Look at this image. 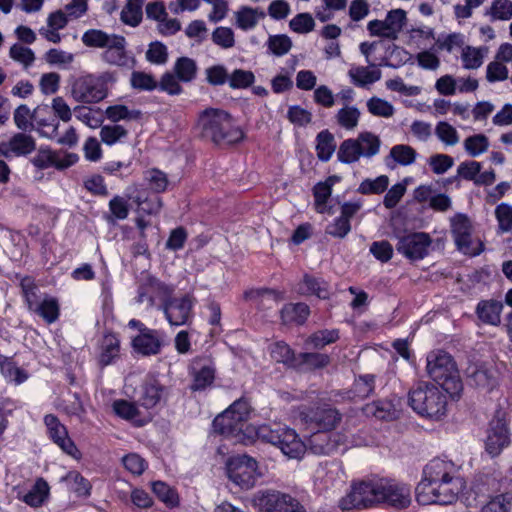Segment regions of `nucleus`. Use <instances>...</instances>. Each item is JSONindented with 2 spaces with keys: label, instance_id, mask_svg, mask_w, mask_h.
Masks as SVG:
<instances>
[{
  "label": "nucleus",
  "instance_id": "obj_1",
  "mask_svg": "<svg viewBox=\"0 0 512 512\" xmlns=\"http://www.w3.org/2000/svg\"><path fill=\"white\" fill-rule=\"evenodd\" d=\"M411 500L409 485L394 479L379 478L353 483L350 491L339 500V507L346 511L386 504L396 509H405Z\"/></svg>",
  "mask_w": 512,
  "mask_h": 512
},
{
  "label": "nucleus",
  "instance_id": "obj_2",
  "mask_svg": "<svg viewBox=\"0 0 512 512\" xmlns=\"http://www.w3.org/2000/svg\"><path fill=\"white\" fill-rule=\"evenodd\" d=\"M202 136L215 144H234L241 141L244 133L234 124L229 113L224 110L209 108L199 117Z\"/></svg>",
  "mask_w": 512,
  "mask_h": 512
},
{
  "label": "nucleus",
  "instance_id": "obj_3",
  "mask_svg": "<svg viewBox=\"0 0 512 512\" xmlns=\"http://www.w3.org/2000/svg\"><path fill=\"white\" fill-rule=\"evenodd\" d=\"M426 370L429 377L450 395L462 389L459 372L452 356L443 351H431L427 355Z\"/></svg>",
  "mask_w": 512,
  "mask_h": 512
},
{
  "label": "nucleus",
  "instance_id": "obj_4",
  "mask_svg": "<svg viewBox=\"0 0 512 512\" xmlns=\"http://www.w3.org/2000/svg\"><path fill=\"white\" fill-rule=\"evenodd\" d=\"M409 404L422 417L440 419L446 413L447 398L435 385L419 383L409 393Z\"/></svg>",
  "mask_w": 512,
  "mask_h": 512
},
{
  "label": "nucleus",
  "instance_id": "obj_5",
  "mask_svg": "<svg viewBox=\"0 0 512 512\" xmlns=\"http://www.w3.org/2000/svg\"><path fill=\"white\" fill-rule=\"evenodd\" d=\"M116 73L106 71L100 75L87 74L76 78L71 84V96L77 102L94 104L107 97V84L116 82Z\"/></svg>",
  "mask_w": 512,
  "mask_h": 512
},
{
  "label": "nucleus",
  "instance_id": "obj_6",
  "mask_svg": "<svg viewBox=\"0 0 512 512\" xmlns=\"http://www.w3.org/2000/svg\"><path fill=\"white\" fill-rule=\"evenodd\" d=\"M462 488L461 479L454 477L430 484L420 482L416 487V500L422 505H448L456 501Z\"/></svg>",
  "mask_w": 512,
  "mask_h": 512
},
{
  "label": "nucleus",
  "instance_id": "obj_7",
  "mask_svg": "<svg viewBox=\"0 0 512 512\" xmlns=\"http://www.w3.org/2000/svg\"><path fill=\"white\" fill-rule=\"evenodd\" d=\"M259 436L277 446L281 452L290 459H300L307 451V445L296 431L287 426L270 428L263 426L259 429Z\"/></svg>",
  "mask_w": 512,
  "mask_h": 512
},
{
  "label": "nucleus",
  "instance_id": "obj_8",
  "mask_svg": "<svg viewBox=\"0 0 512 512\" xmlns=\"http://www.w3.org/2000/svg\"><path fill=\"white\" fill-rule=\"evenodd\" d=\"M257 461L247 455L232 457L227 462L228 478L242 489H251L255 486L259 474Z\"/></svg>",
  "mask_w": 512,
  "mask_h": 512
},
{
  "label": "nucleus",
  "instance_id": "obj_9",
  "mask_svg": "<svg viewBox=\"0 0 512 512\" xmlns=\"http://www.w3.org/2000/svg\"><path fill=\"white\" fill-rule=\"evenodd\" d=\"M299 420L301 424L317 431H331L340 423L341 414L330 406H321L316 408L303 407L299 411Z\"/></svg>",
  "mask_w": 512,
  "mask_h": 512
},
{
  "label": "nucleus",
  "instance_id": "obj_10",
  "mask_svg": "<svg viewBox=\"0 0 512 512\" xmlns=\"http://www.w3.org/2000/svg\"><path fill=\"white\" fill-rule=\"evenodd\" d=\"M473 226L464 214H457L451 219V233L456 247L466 255L477 256L483 251V244L472 239Z\"/></svg>",
  "mask_w": 512,
  "mask_h": 512
},
{
  "label": "nucleus",
  "instance_id": "obj_11",
  "mask_svg": "<svg viewBox=\"0 0 512 512\" xmlns=\"http://www.w3.org/2000/svg\"><path fill=\"white\" fill-rule=\"evenodd\" d=\"M297 502L289 494L276 490L258 491L250 499L251 505L260 512H292Z\"/></svg>",
  "mask_w": 512,
  "mask_h": 512
},
{
  "label": "nucleus",
  "instance_id": "obj_12",
  "mask_svg": "<svg viewBox=\"0 0 512 512\" xmlns=\"http://www.w3.org/2000/svg\"><path fill=\"white\" fill-rule=\"evenodd\" d=\"M510 443L505 413L497 412L490 421L485 440V450L491 457L498 456Z\"/></svg>",
  "mask_w": 512,
  "mask_h": 512
},
{
  "label": "nucleus",
  "instance_id": "obj_13",
  "mask_svg": "<svg viewBox=\"0 0 512 512\" xmlns=\"http://www.w3.org/2000/svg\"><path fill=\"white\" fill-rule=\"evenodd\" d=\"M174 287L167 285L156 278L148 277L144 280L139 288L136 301L140 304H145L146 308H152L158 299L161 302V307L173 294Z\"/></svg>",
  "mask_w": 512,
  "mask_h": 512
},
{
  "label": "nucleus",
  "instance_id": "obj_14",
  "mask_svg": "<svg viewBox=\"0 0 512 512\" xmlns=\"http://www.w3.org/2000/svg\"><path fill=\"white\" fill-rule=\"evenodd\" d=\"M432 239L424 232L410 233L399 238L396 249L406 258L416 261L428 255Z\"/></svg>",
  "mask_w": 512,
  "mask_h": 512
},
{
  "label": "nucleus",
  "instance_id": "obj_15",
  "mask_svg": "<svg viewBox=\"0 0 512 512\" xmlns=\"http://www.w3.org/2000/svg\"><path fill=\"white\" fill-rule=\"evenodd\" d=\"M346 441V436L342 433L317 431L309 437L306 445L307 450L314 455L328 456L345 445Z\"/></svg>",
  "mask_w": 512,
  "mask_h": 512
},
{
  "label": "nucleus",
  "instance_id": "obj_16",
  "mask_svg": "<svg viewBox=\"0 0 512 512\" xmlns=\"http://www.w3.org/2000/svg\"><path fill=\"white\" fill-rule=\"evenodd\" d=\"M215 372V365L210 359L203 357L193 359L189 369L192 378L190 389L202 391L211 386L215 380Z\"/></svg>",
  "mask_w": 512,
  "mask_h": 512
},
{
  "label": "nucleus",
  "instance_id": "obj_17",
  "mask_svg": "<svg viewBox=\"0 0 512 512\" xmlns=\"http://www.w3.org/2000/svg\"><path fill=\"white\" fill-rule=\"evenodd\" d=\"M44 423L47 427L51 440L57 444L63 452L72 456L73 458H78L80 455L79 450L68 436L66 427L59 421L57 416L54 414H47L44 417Z\"/></svg>",
  "mask_w": 512,
  "mask_h": 512
},
{
  "label": "nucleus",
  "instance_id": "obj_18",
  "mask_svg": "<svg viewBox=\"0 0 512 512\" xmlns=\"http://www.w3.org/2000/svg\"><path fill=\"white\" fill-rule=\"evenodd\" d=\"M193 307L192 298L185 295L181 298H172V296L164 302L161 307L164 311L166 319L171 325L181 326L187 323L191 316Z\"/></svg>",
  "mask_w": 512,
  "mask_h": 512
},
{
  "label": "nucleus",
  "instance_id": "obj_19",
  "mask_svg": "<svg viewBox=\"0 0 512 512\" xmlns=\"http://www.w3.org/2000/svg\"><path fill=\"white\" fill-rule=\"evenodd\" d=\"M24 132L16 133L8 141L0 142V156L11 158L32 153L36 149V141Z\"/></svg>",
  "mask_w": 512,
  "mask_h": 512
},
{
  "label": "nucleus",
  "instance_id": "obj_20",
  "mask_svg": "<svg viewBox=\"0 0 512 512\" xmlns=\"http://www.w3.org/2000/svg\"><path fill=\"white\" fill-rule=\"evenodd\" d=\"M126 39L123 36L116 35L107 45L101 58L109 65L130 68L134 65L135 59L126 51Z\"/></svg>",
  "mask_w": 512,
  "mask_h": 512
},
{
  "label": "nucleus",
  "instance_id": "obj_21",
  "mask_svg": "<svg viewBox=\"0 0 512 512\" xmlns=\"http://www.w3.org/2000/svg\"><path fill=\"white\" fill-rule=\"evenodd\" d=\"M126 195L129 200H132L140 212L148 215L157 214L160 212L162 202L157 194H148L144 190H138L136 186L128 187Z\"/></svg>",
  "mask_w": 512,
  "mask_h": 512
},
{
  "label": "nucleus",
  "instance_id": "obj_22",
  "mask_svg": "<svg viewBox=\"0 0 512 512\" xmlns=\"http://www.w3.org/2000/svg\"><path fill=\"white\" fill-rule=\"evenodd\" d=\"M167 394V388L157 379L150 377L141 386L139 402L145 408H153L165 399Z\"/></svg>",
  "mask_w": 512,
  "mask_h": 512
},
{
  "label": "nucleus",
  "instance_id": "obj_23",
  "mask_svg": "<svg viewBox=\"0 0 512 512\" xmlns=\"http://www.w3.org/2000/svg\"><path fill=\"white\" fill-rule=\"evenodd\" d=\"M161 345L160 334L154 329H143L142 334H138L132 339L133 349L144 356L158 354Z\"/></svg>",
  "mask_w": 512,
  "mask_h": 512
},
{
  "label": "nucleus",
  "instance_id": "obj_24",
  "mask_svg": "<svg viewBox=\"0 0 512 512\" xmlns=\"http://www.w3.org/2000/svg\"><path fill=\"white\" fill-rule=\"evenodd\" d=\"M212 428L219 435L234 438L242 432L243 423L233 416L231 411L226 409L213 420Z\"/></svg>",
  "mask_w": 512,
  "mask_h": 512
},
{
  "label": "nucleus",
  "instance_id": "obj_25",
  "mask_svg": "<svg viewBox=\"0 0 512 512\" xmlns=\"http://www.w3.org/2000/svg\"><path fill=\"white\" fill-rule=\"evenodd\" d=\"M454 465L451 462L436 458L431 460L424 468V478L421 482L437 483L454 478L452 475Z\"/></svg>",
  "mask_w": 512,
  "mask_h": 512
},
{
  "label": "nucleus",
  "instance_id": "obj_26",
  "mask_svg": "<svg viewBox=\"0 0 512 512\" xmlns=\"http://www.w3.org/2000/svg\"><path fill=\"white\" fill-rule=\"evenodd\" d=\"M503 307V303L498 300H481L476 306L475 313L482 323L499 326Z\"/></svg>",
  "mask_w": 512,
  "mask_h": 512
},
{
  "label": "nucleus",
  "instance_id": "obj_27",
  "mask_svg": "<svg viewBox=\"0 0 512 512\" xmlns=\"http://www.w3.org/2000/svg\"><path fill=\"white\" fill-rule=\"evenodd\" d=\"M120 355V341L115 334L109 333L104 335L100 344V353L98 356V364L101 367L114 363Z\"/></svg>",
  "mask_w": 512,
  "mask_h": 512
},
{
  "label": "nucleus",
  "instance_id": "obj_28",
  "mask_svg": "<svg viewBox=\"0 0 512 512\" xmlns=\"http://www.w3.org/2000/svg\"><path fill=\"white\" fill-rule=\"evenodd\" d=\"M265 17L266 13L262 9L248 6L241 7L235 13L236 25L244 31L255 28Z\"/></svg>",
  "mask_w": 512,
  "mask_h": 512
},
{
  "label": "nucleus",
  "instance_id": "obj_29",
  "mask_svg": "<svg viewBox=\"0 0 512 512\" xmlns=\"http://www.w3.org/2000/svg\"><path fill=\"white\" fill-rule=\"evenodd\" d=\"M467 377L471 385L492 390L496 386L494 372L483 366H470L467 369Z\"/></svg>",
  "mask_w": 512,
  "mask_h": 512
},
{
  "label": "nucleus",
  "instance_id": "obj_30",
  "mask_svg": "<svg viewBox=\"0 0 512 512\" xmlns=\"http://www.w3.org/2000/svg\"><path fill=\"white\" fill-rule=\"evenodd\" d=\"M352 83L359 87L373 84L381 79L382 73L379 69H370L365 66L352 67L348 71Z\"/></svg>",
  "mask_w": 512,
  "mask_h": 512
},
{
  "label": "nucleus",
  "instance_id": "obj_31",
  "mask_svg": "<svg viewBox=\"0 0 512 512\" xmlns=\"http://www.w3.org/2000/svg\"><path fill=\"white\" fill-rule=\"evenodd\" d=\"M44 319L48 324L54 323L59 317L58 301L48 295H45L31 310Z\"/></svg>",
  "mask_w": 512,
  "mask_h": 512
},
{
  "label": "nucleus",
  "instance_id": "obj_32",
  "mask_svg": "<svg viewBox=\"0 0 512 512\" xmlns=\"http://www.w3.org/2000/svg\"><path fill=\"white\" fill-rule=\"evenodd\" d=\"M310 314V309L305 303H289L281 310V319L284 324H303Z\"/></svg>",
  "mask_w": 512,
  "mask_h": 512
},
{
  "label": "nucleus",
  "instance_id": "obj_33",
  "mask_svg": "<svg viewBox=\"0 0 512 512\" xmlns=\"http://www.w3.org/2000/svg\"><path fill=\"white\" fill-rule=\"evenodd\" d=\"M114 413L122 419L132 421L136 426H143L144 420L138 418L139 410L135 403L124 399L115 400L112 405Z\"/></svg>",
  "mask_w": 512,
  "mask_h": 512
},
{
  "label": "nucleus",
  "instance_id": "obj_34",
  "mask_svg": "<svg viewBox=\"0 0 512 512\" xmlns=\"http://www.w3.org/2000/svg\"><path fill=\"white\" fill-rule=\"evenodd\" d=\"M49 486L47 482L39 478L33 487L21 498L23 502L31 507L41 506L48 497Z\"/></svg>",
  "mask_w": 512,
  "mask_h": 512
},
{
  "label": "nucleus",
  "instance_id": "obj_35",
  "mask_svg": "<svg viewBox=\"0 0 512 512\" xmlns=\"http://www.w3.org/2000/svg\"><path fill=\"white\" fill-rule=\"evenodd\" d=\"M384 21L387 26L386 30L389 32L388 39L396 40L406 24V12L402 9L391 10L387 13Z\"/></svg>",
  "mask_w": 512,
  "mask_h": 512
},
{
  "label": "nucleus",
  "instance_id": "obj_36",
  "mask_svg": "<svg viewBox=\"0 0 512 512\" xmlns=\"http://www.w3.org/2000/svg\"><path fill=\"white\" fill-rule=\"evenodd\" d=\"M299 292L306 295H316L320 299H327L329 296L328 284L308 275L304 276L299 286Z\"/></svg>",
  "mask_w": 512,
  "mask_h": 512
},
{
  "label": "nucleus",
  "instance_id": "obj_37",
  "mask_svg": "<svg viewBox=\"0 0 512 512\" xmlns=\"http://www.w3.org/2000/svg\"><path fill=\"white\" fill-rule=\"evenodd\" d=\"M144 0H127L121 11V20L132 27L140 24L143 15Z\"/></svg>",
  "mask_w": 512,
  "mask_h": 512
},
{
  "label": "nucleus",
  "instance_id": "obj_38",
  "mask_svg": "<svg viewBox=\"0 0 512 512\" xmlns=\"http://www.w3.org/2000/svg\"><path fill=\"white\" fill-rule=\"evenodd\" d=\"M361 146L357 139L344 140L337 152V157L340 162L345 164H351L359 160L362 156Z\"/></svg>",
  "mask_w": 512,
  "mask_h": 512
},
{
  "label": "nucleus",
  "instance_id": "obj_39",
  "mask_svg": "<svg viewBox=\"0 0 512 512\" xmlns=\"http://www.w3.org/2000/svg\"><path fill=\"white\" fill-rule=\"evenodd\" d=\"M390 159L400 165L407 166L415 161L416 151L411 146L398 144L391 148L389 156L386 157L387 166H390Z\"/></svg>",
  "mask_w": 512,
  "mask_h": 512
},
{
  "label": "nucleus",
  "instance_id": "obj_40",
  "mask_svg": "<svg viewBox=\"0 0 512 512\" xmlns=\"http://www.w3.org/2000/svg\"><path fill=\"white\" fill-rule=\"evenodd\" d=\"M197 64L189 57H180L174 64V73L179 81L191 82L197 74Z\"/></svg>",
  "mask_w": 512,
  "mask_h": 512
},
{
  "label": "nucleus",
  "instance_id": "obj_41",
  "mask_svg": "<svg viewBox=\"0 0 512 512\" xmlns=\"http://www.w3.org/2000/svg\"><path fill=\"white\" fill-rule=\"evenodd\" d=\"M317 156L322 161H328L336 149L335 139L328 130H323L316 137Z\"/></svg>",
  "mask_w": 512,
  "mask_h": 512
},
{
  "label": "nucleus",
  "instance_id": "obj_42",
  "mask_svg": "<svg viewBox=\"0 0 512 512\" xmlns=\"http://www.w3.org/2000/svg\"><path fill=\"white\" fill-rule=\"evenodd\" d=\"M361 116L360 110L356 106L345 105L339 109L335 115L339 126L346 130H354L358 126Z\"/></svg>",
  "mask_w": 512,
  "mask_h": 512
},
{
  "label": "nucleus",
  "instance_id": "obj_43",
  "mask_svg": "<svg viewBox=\"0 0 512 512\" xmlns=\"http://www.w3.org/2000/svg\"><path fill=\"white\" fill-rule=\"evenodd\" d=\"M127 136L128 131L122 125H104L100 129L101 141L108 146L123 142Z\"/></svg>",
  "mask_w": 512,
  "mask_h": 512
},
{
  "label": "nucleus",
  "instance_id": "obj_44",
  "mask_svg": "<svg viewBox=\"0 0 512 512\" xmlns=\"http://www.w3.org/2000/svg\"><path fill=\"white\" fill-rule=\"evenodd\" d=\"M115 36L99 29H90L82 35L81 40L87 47L106 48Z\"/></svg>",
  "mask_w": 512,
  "mask_h": 512
},
{
  "label": "nucleus",
  "instance_id": "obj_45",
  "mask_svg": "<svg viewBox=\"0 0 512 512\" xmlns=\"http://www.w3.org/2000/svg\"><path fill=\"white\" fill-rule=\"evenodd\" d=\"M357 138L363 157L371 158L379 153L381 140L377 135L371 132H362Z\"/></svg>",
  "mask_w": 512,
  "mask_h": 512
},
{
  "label": "nucleus",
  "instance_id": "obj_46",
  "mask_svg": "<svg viewBox=\"0 0 512 512\" xmlns=\"http://www.w3.org/2000/svg\"><path fill=\"white\" fill-rule=\"evenodd\" d=\"M485 14L490 16L491 21H508L512 18V1L493 0Z\"/></svg>",
  "mask_w": 512,
  "mask_h": 512
},
{
  "label": "nucleus",
  "instance_id": "obj_47",
  "mask_svg": "<svg viewBox=\"0 0 512 512\" xmlns=\"http://www.w3.org/2000/svg\"><path fill=\"white\" fill-rule=\"evenodd\" d=\"M487 48L466 46L462 50L461 59L465 69H477L483 64L484 53Z\"/></svg>",
  "mask_w": 512,
  "mask_h": 512
},
{
  "label": "nucleus",
  "instance_id": "obj_48",
  "mask_svg": "<svg viewBox=\"0 0 512 512\" xmlns=\"http://www.w3.org/2000/svg\"><path fill=\"white\" fill-rule=\"evenodd\" d=\"M69 488L78 496L90 495L91 484L77 471H70L64 478Z\"/></svg>",
  "mask_w": 512,
  "mask_h": 512
},
{
  "label": "nucleus",
  "instance_id": "obj_49",
  "mask_svg": "<svg viewBox=\"0 0 512 512\" xmlns=\"http://www.w3.org/2000/svg\"><path fill=\"white\" fill-rule=\"evenodd\" d=\"M152 491L157 498L165 503L168 507H174L178 504L179 498L176 491L162 481L152 483Z\"/></svg>",
  "mask_w": 512,
  "mask_h": 512
},
{
  "label": "nucleus",
  "instance_id": "obj_50",
  "mask_svg": "<svg viewBox=\"0 0 512 512\" xmlns=\"http://www.w3.org/2000/svg\"><path fill=\"white\" fill-rule=\"evenodd\" d=\"M373 414L380 420H393L398 417V404L393 400H379L373 404Z\"/></svg>",
  "mask_w": 512,
  "mask_h": 512
},
{
  "label": "nucleus",
  "instance_id": "obj_51",
  "mask_svg": "<svg viewBox=\"0 0 512 512\" xmlns=\"http://www.w3.org/2000/svg\"><path fill=\"white\" fill-rule=\"evenodd\" d=\"M389 178L386 175L378 176L375 179H365L358 187V192L364 195L381 194L387 190Z\"/></svg>",
  "mask_w": 512,
  "mask_h": 512
},
{
  "label": "nucleus",
  "instance_id": "obj_52",
  "mask_svg": "<svg viewBox=\"0 0 512 512\" xmlns=\"http://www.w3.org/2000/svg\"><path fill=\"white\" fill-rule=\"evenodd\" d=\"M20 286L28 309L31 311L42 299L39 294V288L32 277H24L20 282Z\"/></svg>",
  "mask_w": 512,
  "mask_h": 512
},
{
  "label": "nucleus",
  "instance_id": "obj_53",
  "mask_svg": "<svg viewBox=\"0 0 512 512\" xmlns=\"http://www.w3.org/2000/svg\"><path fill=\"white\" fill-rule=\"evenodd\" d=\"M339 338V332L336 329L319 330L313 333L307 340L306 344L311 345L315 349H321L324 346L334 343Z\"/></svg>",
  "mask_w": 512,
  "mask_h": 512
},
{
  "label": "nucleus",
  "instance_id": "obj_54",
  "mask_svg": "<svg viewBox=\"0 0 512 512\" xmlns=\"http://www.w3.org/2000/svg\"><path fill=\"white\" fill-rule=\"evenodd\" d=\"M437 138L447 146H455L459 143V134L455 127L446 121H440L435 127Z\"/></svg>",
  "mask_w": 512,
  "mask_h": 512
},
{
  "label": "nucleus",
  "instance_id": "obj_55",
  "mask_svg": "<svg viewBox=\"0 0 512 512\" xmlns=\"http://www.w3.org/2000/svg\"><path fill=\"white\" fill-rule=\"evenodd\" d=\"M131 87L139 91H153L158 87L156 79L148 73L133 71L130 77Z\"/></svg>",
  "mask_w": 512,
  "mask_h": 512
},
{
  "label": "nucleus",
  "instance_id": "obj_56",
  "mask_svg": "<svg viewBox=\"0 0 512 512\" xmlns=\"http://www.w3.org/2000/svg\"><path fill=\"white\" fill-rule=\"evenodd\" d=\"M375 388V376L372 374L361 375L355 379L353 393L355 397L365 399L369 397Z\"/></svg>",
  "mask_w": 512,
  "mask_h": 512
},
{
  "label": "nucleus",
  "instance_id": "obj_57",
  "mask_svg": "<svg viewBox=\"0 0 512 512\" xmlns=\"http://www.w3.org/2000/svg\"><path fill=\"white\" fill-rule=\"evenodd\" d=\"M366 105L369 113L377 117L389 118L395 111L390 102L376 96L370 98Z\"/></svg>",
  "mask_w": 512,
  "mask_h": 512
},
{
  "label": "nucleus",
  "instance_id": "obj_58",
  "mask_svg": "<svg viewBox=\"0 0 512 512\" xmlns=\"http://www.w3.org/2000/svg\"><path fill=\"white\" fill-rule=\"evenodd\" d=\"M488 147L489 140L484 134L469 136L464 140V148L472 157H476L486 152Z\"/></svg>",
  "mask_w": 512,
  "mask_h": 512
},
{
  "label": "nucleus",
  "instance_id": "obj_59",
  "mask_svg": "<svg viewBox=\"0 0 512 512\" xmlns=\"http://www.w3.org/2000/svg\"><path fill=\"white\" fill-rule=\"evenodd\" d=\"M106 116L113 122L120 120H136L141 117V111L129 110L125 105H113L106 109Z\"/></svg>",
  "mask_w": 512,
  "mask_h": 512
},
{
  "label": "nucleus",
  "instance_id": "obj_60",
  "mask_svg": "<svg viewBox=\"0 0 512 512\" xmlns=\"http://www.w3.org/2000/svg\"><path fill=\"white\" fill-rule=\"evenodd\" d=\"M495 217L498 221V231L508 233L512 231V206L501 203L495 208Z\"/></svg>",
  "mask_w": 512,
  "mask_h": 512
},
{
  "label": "nucleus",
  "instance_id": "obj_61",
  "mask_svg": "<svg viewBox=\"0 0 512 512\" xmlns=\"http://www.w3.org/2000/svg\"><path fill=\"white\" fill-rule=\"evenodd\" d=\"M267 46L272 54L276 56H283L290 51L292 47V41L287 35L284 34L271 35L268 38Z\"/></svg>",
  "mask_w": 512,
  "mask_h": 512
},
{
  "label": "nucleus",
  "instance_id": "obj_62",
  "mask_svg": "<svg viewBox=\"0 0 512 512\" xmlns=\"http://www.w3.org/2000/svg\"><path fill=\"white\" fill-rule=\"evenodd\" d=\"M211 39L214 44L222 49H230L235 45L234 32L229 27H217L211 34Z\"/></svg>",
  "mask_w": 512,
  "mask_h": 512
},
{
  "label": "nucleus",
  "instance_id": "obj_63",
  "mask_svg": "<svg viewBox=\"0 0 512 512\" xmlns=\"http://www.w3.org/2000/svg\"><path fill=\"white\" fill-rule=\"evenodd\" d=\"M144 178L155 193L164 192L168 186L167 175L159 169L147 170Z\"/></svg>",
  "mask_w": 512,
  "mask_h": 512
},
{
  "label": "nucleus",
  "instance_id": "obj_64",
  "mask_svg": "<svg viewBox=\"0 0 512 512\" xmlns=\"http://www.w3.org/2000/svg\"><path fill=\"white\" fill-rule=\"evenodd\" d=\"M292 31L299 34H307L314 30L315 21L309 13H299L289 22Z\"/></svg>",
  "mask_w": 512,
  "mask_h": 512
}]
</instances>
